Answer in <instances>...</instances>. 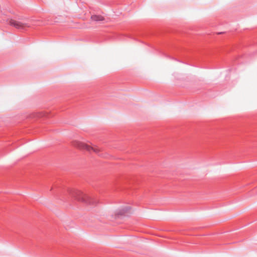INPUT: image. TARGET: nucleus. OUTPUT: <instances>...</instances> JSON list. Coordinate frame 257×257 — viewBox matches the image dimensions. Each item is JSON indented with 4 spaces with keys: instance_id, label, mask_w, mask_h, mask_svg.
<instances>
[{
    "instance_id": "obj_1",
    "label": "nucleus",
    "mask_w": 257,
    "mask_h": 257,
    "mask_svg": "<svg viewBox=\"0 0 257 257\" xmlns=\"http://www.w3.org/2000/svg\"><path fill=\"white\" fill-rule=\"evenodd\" d=\"M70 194L75 199L87 204L94 205L97 203L96 199L83 193L78 190H71L70 191Z\"/></svg>"
},
{
    "instance_id": "obj_4",
    "label": "nucleus",
    "mask_w": 257,
    "mask_h": 257,
    "mask_svg": "<svg viewBox=\"0 0 257 257\" xmlns=\"http://www.w3.org/2000/svg\"><path fill=\"white\" fill-rule=\"evenodd\" d=\"M131 209V208L130 206L124 207L120 209H119L117 212L116 215L119 216V215H127V213L129 212V211Z\"/></svg>"
},
{
    "instance_id": "obj_6",
    "label": "nucleus",
    "mask_w": 257,
    "mask_h": 257,
    "mask_svg": "<svg viewBox=\"0 0 257 257\" xmlns=\"http://www.w3.org/2000/svg\"><path fill=\"white\" fill-rule=\"evenodd\" d=\"M222 32H220L218 34H222Z\"/></svg>"
},
{
    "instance_id": "obj_2",
    "label": "nucleus",
    "mask_w": 257,
    "mask_h": 257,
    "mask_svg": "<svg viewBox=\"0 0 257 257\" xmlns=\"http://www.w3.org/2000/svg\"><path fill=\"white\" fill-rule=\"evenodd\" d=\"M7 21L10 25L19 30H24L31 25V21L28 19H19V20L8 19Z\"/></svg>"
},
{
    "instance_id": "obj_3",
    "label": "nucleus",
    "mask_w": 257,
    "mask_h": 257,
    "mask_svg": "<svg viewBox=\"0 0 257 257\" xmlns=\"http://www.w3.org/2000/svg\"><path fill=\"white\" fill-rule=\"evenodd\" d=\"M76 146L79 149H85L88 151H93L96 154H98L100 150L97 147H93L81 142H77Z\"/></svg>"
},
{
    "instance_id": "obj_5",
    "label": "nucleus",
    "mask_w": 257,
    "mask_h": 257,
    "mask_svg": "<svg viewBox=\"0 0 257 257\" xmlns=\"http://www.w3.org/2000/svg\"><path fill=\"white\" fill-rule=\"evenodd\" d=\"M92 20L95 21H101L104 20V18L101 16L94 15L91 16Z\"/></svg>"
}]
</instances>
